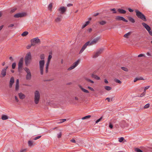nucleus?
<instances>
[{
	"label": "nucleus",
	"mask_w": 152,
	"mask_h": 152,
	"mask_svg": "<svg viewBox=\"0 0 152 152\" xmlns=\"http://www.w3.org/2000/svg\"><path fill=\"white\" fill-rule=\"evenodd\" d=\"M40 58L41 60L39 61V69L40 74L42 75L43 74L44 66L45 64V61L44 60L45 57L44 55V54L40 55Z\"/></svg>",
	"instance_id": "1"
},
{
	"label": "nucleus",
	"mask_w": 152,
	"mask_h": 152,
	"mask_svg": "<svg viewBox=\"0 0 152 152\" xmlns=\"http://www.w3.org/2000/svg\"><path fill=\"white\" fill-rule=\"evenodd\" d=\"M41 95L40 92L38 90H36L34 91V99L35 104L39 103Z\"/></svg>",
	"instance_id": "2"
},
{
	"label": "nucleus",
	"mask_w": 152,
	"mask_h": 152,
	"mask_svg": "<svg viewBox=\"0 0 152 152\" xmlns=\"http://www.w3.org/2000/svg\"><path fill=\"white\" fill-rule=\"evenodd\" d=\"M135 12L137 16L144 21H146L147 19L145 16L141 12L137 10H136Z\"/></svg>",
	"instance_id": "3"
},
{
	"label": "nucleus",
	"mask_w": 152,
	"mask_h": 152,
	"mask_svg": "<svg viewBox=\"0 0 152 152\" xmlns=\"http://www.w3.org/2000/svg\"><path fill=\"white\" fill-rule=\"evenodd\" d=\"M24 69L26 73V79L28 80H30L31 78V74L30 70L27 67H25Z\"/></svg>",
	"instance_id": "4"
},
{
	"label": "nucleus",
	"mask_w": 152,
	"mask_h": 152,
	"mask_svg": "<svg viewBox=\"0 0 152 152\" xmlns=\"http://www.w3.org/2000/svg\"><path fill=\"white\" fill-rule=\"evenodd\" d=\"M31 59V53L28 52L26 54L25 58V63L26 66H28L30 63Z\"/></svg>",
	"instance_id": "5"
},
{
	"label": "nucleus",
	"mask_w": 152,
	"mask_h": 152,
	"mask_svg": "<svg viewBox=\"0 0 152 152\" xmlns=\"http://www.w3.org/2000/svg\"><path fill=\"white\" fill-rule=\"evenodd\" d=\"M52 58V55H51L50 54L48 56V58L47 61L45 64V72L46 73H47L48 72L49 66L50 64V60Z\"/></svg>",
	"instance_id": "6"
},
{
	"label": "nucleus",
	"mask_w": 152,
	"mask_h": 152,
	"mask_svg": "<svg viewBox=\"0 0 152 152\" xmlns=\"http://www.w3.org/2000/svg\"><path fill=\"white\" fill-rule=\"evenodd\" d=\"M40 42V41L38 37H36L31 40V45L32 46H34Z\"/></svg>",
	"instance_id": "7"
},
{
	"label": "nucleus",
	"mask_w": 152,
	"mask_h": 152,
	"mask_svg": "<svg viewBox=\"0 0 152 152\" xmlns=\"http://www.w3.org/2000/svg\"><path fill=\"white\" fill-rule=\"evenodd\" d=\"M100 39V36H98L94 38L92 40L89 41L90 45L91 46L95 45L99 41Z\"/></svg>",
	"instance_id": "8"
},
{
	"label": "nucleus",
	"mask_w": 152,
	"mask_h": 152,
	"mask_svg": "<svg viewBox=\"0 0 152 152\" xmlns=\"http://www.w3.org/2000/svg\"><path fill=\"white\" fill-rule=\"evenodd\" d=\"M103 50L104 49L103 48H101L97 50L94 53V54L93 56L92 57L94 58H96L97 57L102 53Z\"/></svg>",
	"instance_id": "9"
},
{
	"label": "nucleus",
	"mask_w": 152,
	"mask_h": 152,
	"mask_svg": "<svg viewBox=\"0 0 152 152\" xmlns=\"http://www.w3.org/2000/svg\"><path fill=\"white\" fill-rule=\"evenodd\" d=\"M80 61V60L78 59L73 63L72 65L68 69V70H70L74 69L79 64Z\"/></svg>",
	"instance_id": "10"
},
{
	"label": "nucleus",
	"mask_w": 152,
	"mask_h": 152,
	"mask_svg": "<svg viewBox=\"0 0 152 152\" xmlns=\"http://www.w3.org/2000/svg\"><path fill=\"white\" fill-rule=\"evenodd\" d=\"M27 14L26 12H23L17 13L14 16L15 18H22L25 17L27 15Z\"/></svg>",
	"instance_id": "11"
},
{
	"label": "nucleus",
	"mask_w": 152,
	"mask_h": 152,
	"mask_svg": "<svg viewBox=\"0 0 152 152\" xmlns=\"http://www.w3.org/2000/svg\"><path fill=\"white\" fill-rule=\"evenodd\" d=\"M8 67L6 66L5 68H3L2 70L0 77H4L6 74L7 69L8 68Z\"/></svg>",
	"instance_id": "12"
},
{
	"label": "nucleus",
	"mask_w": 152,
	"mask_h": 152,
	"mask_svg": "<svg viewBox=\"0 0 152 152\" xmlns=\"http://www.w3.org/2000/svg\"><path fill=\"white\" fill-rule=\"evenodd\" d=\"M91 45H90L89 42L88 41L86 42L82 47L81 49L80 50L79 54L82 53L84 50L86 49L87 46H90Z\"/></svg>",
	"instance_id": "13"
},
{
	"label": "nucleus",
	"mask_w": 152,
	"mask_h": 152,
	"mask_svg": "<svg viewBox=\"0 0 152 152\" xmlns=\"http://www.w3.org/2000/svg\"><path fill=\"white\" fill-rule=\"evenodd\" d=\"M23 58H21L18 64V70L19 72L21 70L23 64Z\"/></svg>",
	"instance_id": "14"
},
{
	"label": "nucleus",
	"mask_w": 152,
	"mask_h": 152,
	"mask_svg": "<svg viewBox=\"0 0 152 152\" xmlns=\"http://www.w3.org/2000/svg\"><path fill=\"white\" fill-rule=\"evenodd\" d=\"M58 11L61 14H63L66 10V8L64 7H61L58 9Z\"/></svg>",
	"instance_id": "15"
},
{
	"label": "nucleus",
	"mask_w": 152,
	"mask_h": 152,
	"mask_svg": "<svg viewBox=\"0 0 152 152\" xmlns=\"http://www.w3.org/2000/svg\"><path fill=\"white\" fill-rule=\"evenodd\" d=\"M142 24L148 31L149 30H151L150 27L146 23H142Z\"/></svg>",
	"instance_id": "16"
},
{
	"label": "nucleus",
	"mask_w": 152,
	"mask_h": 152,
	"mask_svg": "<svg viewBox=\"0 0 152 152\" xmlns=\"http://www.w3.org/2000/svg\"><path fill=\"white\" fill-rule=\"evenodd\" d=\"M115 19L117 20H123L126 22H127L128 21L125 19L124 18L122 17H121L120 16H117L116 17Z\"/></svg>",
	"instance_id": "17"
},
{
	"label": "nucleus",
	"mask_w": 152,
	"mask_h": 152,
	"mask_svg": "<svg viewBox=\"0 0 152 152\" xmlns=\"http://www.w3.org/2000/svg\"><path fill=\"white\" fill-rule=\"evenodd\" d=\"M14 82V78L13 77H12L10 80L9 87L10 88L12 87V85Z\"/></svg>",
	"instance_id": "18"
},
{
	"label": "nucleus",
	"mask_w": 152,
	"mask_h": 152,
	"mask_svg": "<svg viewBox=\"0 0 152 152\" xmlns=\"http://www.w3.org/2000/svg\"><path fill=\"white\" fill-rule=\"evenodd\" d=\"M62 19L61 15H58L57 17L55 19V21L56 22H59L61 21Z\"/></svg>",
	"instance_id": "19"
},
{
	"label": "nucleus",
	"mask_w": 152,
	"mask_h": 152,
	"mask_svg": "<svg viewBox=\"0 0 152 152\" xmlns=\"http://www.w3.org/2000/svg\"><path fill=\"white\" fill-rule=\"evenodd\" d=\"M18 95L20 99H24L26 97L25 95L21 92L18 93Z\"/></svg>",
	"instance_id": "20"
},
{
	"label": "nucleus",
	"mask_w": 152,
	"mask_h": 152,
	"mask_svg": "<svg viewBox=\"0 0 152 152\" xmlns=\"http://www.w3.org/2000/svg\"><path fill=\"white\" fill-rule=\"evenodd\" d=\"M91 76L92 78H94L96 80H99L100 79V77L97 75H96L94 72L93 73L91 74Z\"/></svg>",
	"instance_id": "21"
},
{
	"label": "nucleus",
	"mask_w": 152,
	"mask_h": 152,
	"mask_svg": "<svg viewBox=\"0 0 152 152\" xmlns=\"http://www.w3.org/2000/svg\"><path fill=\"white\" fill-rule=\"evenodd\" d=\"M79 87L83 92L87 93H89V91L88 90L84 88L81 85H79Z\"/></svg>",
	"instance_id": "22"
},
{
	"label": "nucleus",
	"mask_w": 152,
	"mask_h": 152,
	"mask_svg": "<svg viewBox=\"0 0 152 152\" xmlns=\"http://www.w3.org/2000/svg\"><path fill=\"white\" fill-rule=\"evenodd\" d=\"M118 11L121 14H125L126 12V11L125 10L120 9H118Z\"/></svg>",
	"instance_id": "23"
},
{
	"label": "nucleus",
	"mask_w": 152,
	"mask_h": 152,
	"mask_svg": "<svg viewBox=\"0 0 152 152\" xmlns=\"http://www.w3.org/2000/svg\"><path fill=\"white\" fill-rule=\"evenodd\" d=\"M85 79L88 82H89L91 83H94V82L93 81L91 80V79L88 77H85Z\"/></svg>",
	"instance_id": "24"
},
{
	"label": "nucleus",
	"mask_w": 152,
	"mask_h": 152,
	"mask_svg": "<svg viewBox=\"0 0 152 152\" xmlns=\"http://www.w3.org/2000/svg\"><path fill=\"white\" fill-rule=\"evenodd\" d=\"M131 33H132L131 32H129L125 34L124 35V37L125 38H128L129 37V36H130V35H131Z\"/></svg>",
	"instance_id": "25"
},
{
	"label": "nucleus",
	"mask_w": 152,
	"mask_h": 152,
	"mask_svg": "<svg viewBox=\"0 0 152 152\" xmlns=\"http://www.w3.org/2000/svg\"><path fill=\"white\" fill-rule=\"evenodd\" d=\"M8 118V117L7 115H3L2 116L1 119L2 120H7Z\"/></svg>",
	"instance_id": "26"
},
{
	"label": "nucleus",
	"mask_w": 152,
	"mask_h": 152,
	"mask_svg": "<svg viewBox=\"0 0 152 152\" xmlns=\"http://www.w3.org/2000/svg\"><path fill=\"white\" fill-rule=\"evenodd\" d=\"M128 18L129 20L132 23H134L135 22L134 19L131 17H128Z\"/></svg>",
	"instance_id": "27"
},
{
	"label": "nucleus",
	"mask_w": 152,
	"mask_h": 152,
	"mask_svg": "<svg viewBox=\"0 0 152 152\" xmlns=\"http://www.w3.org/2000/svg\"><path fill=\"white\" fill-rule=\"evenodd\" d=\"M34 141L32 140H29L28 142V144L29 146L31 147L33 145Z\"/></svg>",
	"instance_id": "28"
},
{
	"label": "nucleus",
	"mask_w": 152,
	"mask_h": 152,
	"mask_svg": "<svg viewBox=\"0 0 152 152\" xmlns=\"http://www.w3.org/2000/svg\"><path fill=\"white\" fill-rule=\"evenodd\" d=\"M144 79L142 77H140L139 78H135L134 80V82H136L137 80H144Z\"/></svg>",
	"instance_id": "29"
},
{
	"label": "nucleus",
	"mask_w": 152,
	"mask_h": 152,
	"mask_svg": "<svg viewBox=\"0 0 152 152\" xmlns=\"http://www.w3.org/2000/svg\"><path fill=\"white\" fill-rule=\"evenodd\" d=\"M107 22L105 21L102 20L99 22V24L102 25H104Z\"/></svg>",
	"instance_id": "30"
},
{
	"label": "nucleus",
	"mask_w": 152,
	"mask_h": 152,
	"mask_svg": "<svg viewBox=\"0 0 152 152\" xmlns=\"http://www.w3.org/2000/svg\"><path fill=\"white\" fill-rule=\"evenodd\" d=\"M66 121V119H61L59 120L58 121V124H60L61 123Z\"/></svg>",
	"instance_id": "31"
},
{
	"label": "nucleus",
	"mask_w": 152,
	"mask_h": 152,
	"mask_svg": "<svg viewBox=\"0 0 152 152\" xmlns=\"http://www.w3.org/2000/svg\"><path fill=\"white\" fill-rule=\"evenodd\" d=\"M73 101H75L77 102H79L80 101L79 98L77 96H75L74 97Z\"/></svg>",
	"instance_id": "32"
},
{
	"label": "nucleus",
	"mask_w": 152,
	"mask_h": 152,
	"mask_svg": "<svg viewBox=\"0 0 152 152\" xmlns=\"http://www.w3.org/2000/svg\"><path fill=\"white\" fill-rule=\"evenodd\" d=\"M91 117V116L90 115H87V116H86L85 117H83L82 118V120L86 119L89 118Z\"/></svg>",
	"instance_id": "33"
},
{
	"label": "nucleus",
	"mask_w": 152,
	"mask_h": 152,
	"mask_svg": "<svg viewBox=\"0 0 152 152\" xmlns=\"http://www.w3.org/2000/svg\"><path fill=\"white\" fill-rule=\"evenodd\" d=\"M28 34V32L26 31L23 32L21 34V36L23 37L26 36Z\"/></svg>",
	"instance_id": "34"
},
{
	"label": "nucleus",
	"mask_w": 152,
	"mask_h": 152,
	"mask_svg": "<svg viewBox=\"0 0 152 152\" xmlns=\"http://www.w3.org/2000/svg\"><path fill=\"white\" fill-rule=\"evenodd\" d=\"M105 89L107 91L110 90L112 89V88L109 86H105L104 87Z\"/></svg>",
	"instance_id": "35"
},
{
	"label": "nucleus",
	"mask_w": 152,
	"mask_h": 152,
	"mask_svg": "<svg viewBox=\"0 0 152 152\" xmlns=\"http://www.w3.org/2000/svg\"><path fill=\"white\" fill-rule=\"evenodd\" d=\"M90 23L89 21H87L86 22V23L82 26V28H83L86 27Z\"/></svg>",
	"instance_id": "36"
},
{
	"label": "nucleus",
	"mask_w": 152,
	"mask_h": 152,
	"mask_svg": "<svg viewBox=\"0 0 152 152\" xmlns=\"http://www.w3.org/2000/svg\"><path fill=\"white\" fill-rule=\"evenodd\" d=\"M114 80V81L117 83H118L119 84H121L122 83L121 81L119 80L115 79Z\"/></svg>",
	"instance_id": "37"
},
{
	"label": "nucleus",
	"mask_w": 152,
	"mask_h": 152,
	"mask_svg": "<svg viewBox=\"0 0 152 152\" xmlns=\"http://www.w3.org/2000/svg\"><path fill=\"white\" fill-rule=\"evenodd\" d=\"M121 69L124 71L125 72H128V69L126 67H122Z\"/></svg>",
	"instance_id": "38"
},
{
	"label": "nucleus",
	"mask_w": 152,
	"mask_h": 152,
	"mask_svg": "<svg viewBox=\"0 0 152 152\" xmlns=\"http://www.w3.org/2000/svg\"><path fill=\"white\" fill-rule=\"evenodd\" d=\"M19 89V84H16L15 90L16 91H18Z\"/></svg>",
	"instance_id": "39"
},
{
	"label": "nucleus",
	"mask_w": 152,
	"mask_h": 152,
	"mask_svg": "<svg viewBox=\"0 0 152 152\" xmlns=\"http://www.w3.org/2000/svg\"><path fill=\"white\" fill-rule=\"evenodd\" d=\"M124 140V138L123 137H121L118 138V141L120 142H122Z\"/></svg>",
	"instance_id": "40"
},
{
	"label": "nucleus",
	"mask_w": 152,
	"mask_h": 152,
	"mask_svg": "<svg viewBox=\"0 0 152 152\" xmlns=\"http://www.w3.org/2000/svg\"><path fill=\"white\" fill-rule=\"evenodd\" d=\"M52 4L51 3L48 6V8L49 10H51L52 8Z\"/></svg>",
	"instance_id": "41"
},
{
	"label": "nucleus",
	"mask_w": 152,
	"mask_h": 152,
	"mask_svg": "<svg viewBox=\"0 0 152 152\" xmlns=\"http://www.w3.org/2000/svg\"><path fill=\"white\" fill-rule=\"evenodd\" d=\"M15 99L16 102H19L18 98L17 96H15Z\"/></svg>",
	"instance_id": "42"
},
{
	"label": "nucleus",
	"mask_w": 152,
	"mask_h": 152,
	"mask_svg": "<svg viewBox=\"0 0 152 152\" xmlns=\"http://www.w3.org/2000/svg\"><path fill=\"white\" fill-rule=\"evenodd\" d=\"M16 64L15 63H13L12 64V68L13 69H14L15 68Z\"/></svg>",
	"instance_id": "43"
},
{
	"label": "nucleus",
	"mask_w": 152,
	"mask_h": 152,
	"mask_svg": "<svg viewBox=\"0 0 152 152\" xmlns=\"http://www.w3.org/2000/svg\"><path fill=\"white\" fill-rule=\"evenodd\" d=\"M150 104H147L145 105L144 107V108L145 109L149 107Z\"/></svg>",
	"instance_id": "44"
},
{
	"label": "nucleus",
	"mask_w": 152,
	"mask_h": 152,
	"mask_svg": "<svg viewBox=\"0 0 152 152\" xmlns=\"http://www.w3.org/2000/svg\"><path fill=\"white\" fill-rule=\"evenodd\" d=\"M41 137V136H39L36 137H35V138H34L33 139V140H37L40 138Z\"/></svg>",
	"instance_id": "45"
},
{
	"label": "nucleus",
	"mask_w": 152,
	"mask_h": 152,
	"mask_svg": "<svg viewBox=\"0 0 152 152\" xmlns=\"http://www.w3.org/2000/svg\"><path fill=\"white\" fill-rule=\"evenodd\" d=\"M102 117H101L100 118L97 120L96 121V123H97L100 121L102 118Z\"/></svg>",
	"instance_id": "46"
},
{
	"label": "nucleus",
	"mask_w": 152,
	"mask_h": 152,
	"mask_svg": "<svg viewBox=\"0 0 152 152\" xmlns=\"http://www.w3.org/2000/svg\"><path fill=\"white\" fill-rule=\"evenodd\" d=\"M61 136V132H60L59 133L57 134V137L58 138H60Z\"/></svg>",
	"instance_id": "47"
},
{
	"label": "nucleus",
	"mask_w": 152,
	"mask_h": 152,
	"mask_svg": "<svg viewBox=\"0 0 152 152\" xmlns=\"http://www.w3.org/2000/svg\"><path fill=\"white\" fill-rule=\"evenodd\" d=\"M110 10L111 11H113V13H116L117 12L116 11V10L115 9V8H113V9H111Z\"/></svg>",
	"instance_id": "48"
},
{
	"label": "nucleus",
	"mask_w": 152,
	"mask_h": 152,
	"mask_svg": "<svg viewBox=\"0 0 152 152\" xmlns=\"http://www.w3.org/2000/svg\"><path fill=\"white\" fill-rule=\"evenodd\" d=\"M87 88L91 91H94V89L92 88L90 86H88L87 87Z\"/></svg>",
	"instance_id": "49"
},
{
	"label": "nucleus",
	"mask_w": 152,
	"mask_h": 152,
	"mask_svg": "<svg viewBox=\"0 0 152 152\" xmlns=\"http://www.w3.org/2000/svg\"><path fill=\"white\" fill-rule=\"evenodd\" d=\"M135 151L137 152H142V151L139 148H136L135 149Z\"/></svg>",
	"instance_id": "50"
},
{
	"label": "nucleus",
	"mask_w": 152,
	"mask_h": 152,
	"mask_svg": "<svg viewBox=\"0 0 152 152\" xmlns=\"http://www.w3.org/2000/svg\"><path fill=\"white\" fill-rule=\"evenodd\" d=\"M26 149H21L20 151V152H25L26 151Z\"/></svg>",
	"instance_id": "51"
},
{
	"label": "nucleus",
	"mask_w": 152,
	"mask_h": 152,
	"mask_svg": "<svg viewBox=\"0 0 152 152\" xmlns=\"http://www.w3.org/2000/svg\"><path fill=\"white\" fill-rule=\"evenodd\" d=\"M144 56V55L143 54H140L139 55H138V57H142V56Z\"/></svg>",
	"instance_id": "52"
},
{
	"label": "nucleus",
	"mask_w": 152,
	"mask_h": 152,
	"mask_svg": "<svg viewBox=\"0 0 152 152\" xmlns=\"http://www.w3.org/2000/svg\"><path fill=\"white\" fill-rule=\"evenodd\" d=\"M146 55L148 56H152V55L149 53L147 52L146 53Z\"/></svg>",
	"instance_id": "53"
},
{
	"label": "nucleus",
	"mask_w": 152,
	"mask_h": 152,
	"mask_svg": "<svg viewBox=\"0 0 152 152\" xmlns=\"http://www.w3.org/2000/svg\"><path fill=\"white\" fill-rule=\"evenodd\" d=\"M148 32L150 34V35L151 36H152V31H151V30H149L148 31Z\"/></svg>",
	"instance_id": "54"
},
{
	"label": "nucleus",
	"mask_w": 152,
	"mask_h": 152,
	"mask_svg": "<svg viewBox=\"0 0 152 152\" xmlns=\"http://www.w3.org/2000/svg\"><path fill=\"white\" fill-rule=\"evenodd\" d=\"M109 127L111 129H112L113 128V125L112 124H111V123H110V124H109Z\"/></svg>",
	"instance_id": "55"
},
{
	"label": "nucleus",
	"mask_w": 152,
	"mask_h": 152,
	"mask_svg": "<svg viewBox=\"0 0 152 152\" xmlns=\"http://www.w3.org/2000/svg\"><path fill=\"white\" fill-rule=\"evenodd\" d=\"M14 26V24H11L10 25H9L8 26V27H9V28L11 27H13Z\"/></svg>",
	"instance_id": "56"
},
{
	"label": "nucleus",
	"mask_w": 152,
	"mask_h": 152,
	"mask_svg": "<svg viewBox=\"0 0 152 152\" xmlns=\"http://www.w3.org/2000/svg\"><path fill=\"white\" fill-rule=\"evenodd\" d=\"M128 10L130 12H132L133 11V10L130 8H129L128 9Z\"/></svg>",
	"instance_id": "57"
},
{
	"label": "nucleus",
	"mask_w": 152,
	"mask_h": 152,
	"mask_svg": "<svg viewBox=\"0 0 152 152\" xmlns=\"http://www.w3.org/2000/svg\"><path fill=\"white\" fill-rule=\"evenodd\" d=\"M16 10V9H14L12 10L11 11V12L12 13H13Z\"/></svg>",
	"instance_id": "58"
},
{
	"label": "nucleus",
	"mask_w": 152,
	"mask_h": 152,
	"mask_svg": "<svg viewBox=\"0 0 152 152\" xmlns=\"http://www.w3.org/2000/svg\"><path fill=\"white\" fill-rule=\"evenodd\" d=\"M70 141L73 143H75L76 142L75 140L74 139H72Z\"/></svg>",
	"instance_id": "59"
},
{
	"label": "nucleus",
	"mask_w": 152,
	"mask_h": 152,
	"mask_svg": "<svg viewBox=\"0 0 152 152\" xmlns=\"http://www.w3.org/2000/svg\"><path fill=\"white\" fill-rule=\"evenodd\" d=\"M150 87V86H146V87H145V90H146L148 89V88H149Z\"/></svg>",
	"instance_id": "60"
},
{
	"label": "nucleus",
	"mask_w": 152,
	"mask_h": 152,
	"mask_svg": "<svg viewBox=\"0 0 152 152\" xmlns=\"http://www.w3.org/2000/svg\"><path fill=\"white\" fill-rule=\"evenodd\" d=\"M16 84H19V80L18 79L17 80Z\"/></svg>",
	"instance_id": "61"
},
{
	"label": "nucleus",
	"mask_w": 152,
	"mask_h": 152,
	"mask_svg": "<svg viewBox=\"0 0 152 152\" xmlns=\"http://www.w3.org/2000/svg\"><path fill=\"white\" fill-rule=\"evenodd\" d=\"M146 90H145V89H144V91L142 93L143 95H145L146 93Z\"/></svg>",
	"instance_id": "62"
},
{
	"label": "nucleus",
	"mask_w": 152,
	"mask_h": 152,
	"mask_svg": "<svg viewBox=\"0 0 152 152\" xmlns=\"http://www.w3.org/2000/svg\"><path fill=\"white\" fill-rule=\"evenodd\" d=\"M72 4H69L67 5V6L69 7L72 6Z\"/></svg>",
	"instance_id": "63"
},
{
	"label": "nucleus",
	"mask_w": 152,
	"mask_h": 152,
	"mask_svg": "<svg viewBox=\"0 0 152 152\" xmlns=\"http://www.w3.org/2000/svg\"><path fill=\"white\" fill-rule=\"evenodd\" d=\"M92 30V29L91 28H90L88 29V31L89 32H91V31Z\"/></svg>",
	"instance_id": "64"
}]
</instances>
